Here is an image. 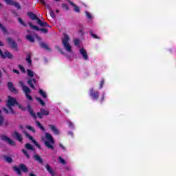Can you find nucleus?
<instances>
[{"instance_id":"4be33fe9","label":"nucleus","mask_w":176,"mask_h":176,"mask_svg":"<svg viewBox=\"0 0 176 176\" xmlns=\"http://www.w3.org/2000/svg\"><path fill=\"white\" fill-rule=\"evenodd\" d=\"M39 46L41 47V49H45V50H47V52H52V50L49 47V45H47V44L45 43H40Z\"/></svg>"},{"instance_id":"dca6fc26","label":"nucleus","mask_w":176,"mask_h":176,"mask_svg":"<svg viewBox=\"0 0 176 176\" xmlns=\"http://www.w3.org/2000/svg\"><path fill=\"white\" fill-rule=\"evenodd\" d=\"M80 53L82 56V58H84L86 61L89 60V56L87 55V52L85 48L80 49Z\"/></svg>"},{"instance_id":"4c0bfd02","label":"nucleus","mask_w":176,"mask_h":176,"mask_svg":"<svg viewBox=\"0 0 176 176\" xmlns=\"http://www.w3.org/2000/svg\"><path fill=\"white\" fill-rule=\"evenodd\" d=\"M1 112L2 111L0 109V126H3V122H5V118H3V116H1Z\"/></svg>"},{"instance_id":"423d86ee","label":"nucleus","mask_w":176,"mask_h":176,"mask_svg":"<svg viewBox=\"0 0 176 176\" xmlns=\"http://www.w3.org/2000/svg\"><path fill=\"white\" fill-rule=\"evenodd\" d=\"M29 26L34 31H41L43 34H47V32H49V30L47 28H39V27L34 25L31 22H29Z\"/></svg>"},{"instance_id":"58836bf2","label":"nucleus","mask_w":176,"mask_h":176,"mask_svg":"<svg viewBox=\"0 0 176 176\" xmlns=\"http://www.w3.org/2000/svg\"><path fill=\"white\" fill-rule=\"evenodd\" d=\"M16 105H17L18 108L19 109H21V111H27V108L23 107V105H21V104H20V103H19V102H18V104H16Z\"/></svg>"},{"instance_id":"e2e57ef3","label":"nucleus","mask_w":176,"mask_h":176,"mask_svg":"<svg viewBox=\"0 0 176 176\" xmlns=\"http://www.w3.org/2000/svg\"><path fill=\"white\" fill-rule=\"evenodd\" d=\"M69 127H71V129H74V123L69 122Z\"/></svg>"},{"instance_id":"bb28decb","label":"nucleus","mask_w":176,"mask_h":176,"mask_svg":"<svg viewBox=\"0 0 176 176\" xmlns=\"http://www.w3.org/2000/svg\"><path fill=\"white\" fill-rule=\"evenodd\" d=\"M38 94H40V96H41V97H43V98H47V94L43 89H39Z\"/></svg>"},{"instance_id":"f257e3e1","label":"nucleus","mask_w":176,"mask_h":176,"mask_svg":"<svg viewBox=\"0 0 176 176\" xmlns=\"http://www.w3.org/2000/svg\"><path fill=\"white\" fill-rule=\"evenodd\" d=\"M45 138L47 140V141L45 142V145L46 148H48V149H52V151L54 150V139H53V136L49 133H45Z\"/></svg>"},{"instance_id":"c9c22d12","label":"nucleus","mask_w":176,"mask_h":176,"mask_svg":"<svg viewBox=\"0 0 176 176\" xmlns=\"http://www.w3.org/2000/svg\"><path fill=\"white\" fill-rule=\"evenodd\" d=\"M21 152H23V153L25 155L27 159H30L31 156H30V154H28V152H27V150L22 149Z\"/></svg>"},{"instance_id":"ddd939ff","label":"nucleus","mask_w":176,"mask_h":176,"mask_svg":"<svg viewBox=\"0 0 176 176\" xmlns=\"http://www.w3.org/2000/svg\"><path fill=\"white\" fill-rule=\"evenodd\" d=\"M34 85H36V80H35V78H30L28 80V85L30 86V87L33 90H35V85H34Z\"/></svg>"},{"instance_id":"0e129e2a","label":"nucleus","mask_w":176,"mask_h":176,"mask_svg":"<svg viewBox=\"0 0 176 176\" xmlns=\"http://www.w3.org/2000/svg\"><path fill=\"white\" fill-rule=\"evenodd\" d=\"M68 135H71L72 137H74V132L73 131H69L67 133Z\"/></svg>"},{"instance_id":"338daca9","label":"nucleus","mask_w":176,"mask_h":176,"mask_svg":"<svg viewBox=\"0 0 176 176\" xmlns=\"http://www.w3.org/2000/svg\"><path fill=\"white\" fill-rule=\"evenodd\" d=\"M3 110L4 111V112H5L6 113H9V110H8V109L3 108Z\"/></svg>"},{"instance_id":"a18cd8bd","label":"nucleus","mask_w":176,"mask_h":176,"mask_svg":"<svg viewBox=\"0 0 176 176\" xmlns=\"http://www.w3.org/2000/svg\"><path fill=\"white\" fill-rule=\"evenodd\" d=\"M26 129H28V130H30V131H32V133H35L36 131L35 129L30 125L26 126Z\"/></svg>"},{"instance_id":"8fccbe9b","label":"nucleus","mask_w":176,"mask_h":176,"mask_svg":"<svg viewBox=\"0 0 176 176\" xmlns=\"http://www.w3.org/2000/svg\"><path fill=\"white\" fill-rule=\"evenodd\" d=\"M85 14H86L87 19H89V20H90L91 19H92V17H93V16H91V14L90 12H85Z\"/></svg>"},{"instance_id":"79ce46f5","label":"nucleus","mask_w":176,"mask_h":176,"mask_svg":"<svg viewBox=\"0 0 176 176\" xmlns=\"http://www.w3.org/2000/svg\"><path fill=\"white\" fill-rule=\"evenodd\" d=\"M18 21L19 23H20L21 24V25H23V27H27V24H25V23H24V21H23V19L21 18H18Z\"/></svg>"},{"instance_id":"4d7b16f0","label":"nucleus","mask_w":176,"mask_h":176,"mask_svg":"<svg viewBox=\"0 0 176 176\" xmlns=\"http://www.w3.org/2000/svg\"><path fill=\"white\" fill-rule=\"evenodd\" d=\"M105 100V94H103L100 100V102L101 104H102V102H104V100Z\"/></svg>"},{"instance_id":"9d476101","label":"nucleus","mask_w":176,"mask_h":176,"mask_svg":"<svg viewBox=\"0 0 176 176\" xmlns=\"http://www.w3.org/2000/svg\"><path fill=\"white\" fill-rule=\"evenodd\" d=\"M1 58L5 60L6 58H8L9 60L13 59V54L10 53L9 51H5L4 52H2V54L1 55Z\"/></svg>"},{"instance_id":"473e14b6","label":"nucleus","mask_w":176,"mask_h":176,"mask_svg":"<svg viewBox=\"0 0 176 176\" xmlns=\"http://www.w3.org/2000/svg\"><path fill=\"white\" fill-rule=\"evenodd\" d=\"M36 126H38V128L41 129V130H42V131H45V130H46L45 129V127L43 126L42 124H41V122L39 121L36 120Z\"/></svg>"},{"instance_id":"b1692460","label":"nucleus","mask_w":176,"mask_h":176,"mask_svg":"<svg viewBox=\"0 0 176 176\" xmlns=\"http://www.w3.org/2000/svg\"><path fill=\"white\" fill-rule=\"evenodd\" d=\"M70 5L73 6L74 10L76 12V13H79L80 12V8L74 3V2H70Z\"/></svg>"},{"instance_id":"393cba45","label":"nucleus","mask_w":176,"mask_h":176,"mask_svg":"<svg viewBox=\"0 0 176 176\" xmlns=\"http://www.w3.org/2000/svg\"><path fill=\"white\" fill-rule=\"evenodd\" d=\"M19 168H21L23 173H28V168H27V166L24 164H21L19 165Z\"/></svg>"},{"instance_id":"f3484780","label":"nucleus","mask_w":176,"mask_h":176,"mask_svg":"<svg viewBox=\"0 0 176 176\" xmlns=\"http://www.w3.org/2000/svg\"><path fill=\"white\" fill-rule=\"evenodd\" d=\"M27 14L30 20H36V23L39 20V18L36 16V14H34L32 12H28Z\"/></svg>"},{"instance_id":"3c124183","label":"nucleus","mask_w":176,"mask_h":176,"mask_svg":"<svg viewBox=\"0 0 176 176\" xmlns=\"http://www.w3.org/2000/svg\"><path fill=\"white\" fill-rule=\"evenodd\" d=\"M59 162L62 164H65V160L64 159H63V157H59Z\"/></svg>"},{"instance_id":"de8ad7c7","label":"nucleus","mask_w":176,"mask_h":176,"mask_svg":"<svg viewBox=\"0 0 176 176\" xmlns=\"http://www.w3.org/2000/svg\"><path fill=\"white\" fill-rule=\"evenodd\" d=\"M105 83V80L102 79L100 82L99 89H102L104 87V84Z\"/></svg>"},{"instance_id":"f704fd0d","label":"nucleus","mask_w":176,"mask_h":176,"mask_svg":"<svg viewBox=\"0 0 176 176\" xmlns=\"http://www.w3.org/2000/svg\"><path fill=\"white\" fill-rule=\"evenodd\" d=\"M36 126H38V128L41 129V130H42V131H45V130H46L45 129V127L43 126L42 124H41V122L39 121L36 120Z\"/></svg>"},{"instance_id":"c756f323","label":"nucleus","mask_w":176,"mask_h":176,"mask_svg":"<svg viewBox=\"0 0 176 176\" xmlns=\"http://www.w3.org/2000/svg\"><path fill=\"white\" fill-rule=\"evenodd\" d=\"M36 100L38 101L39 104H41V105H42L43 107H45V105H46L45 101H43V100H42V98L39 97H36Z\"/></svg>"},{"instance_id":"1a4fd4ad","label":"nucleus","mask_w":176,"mask_h":176,"mask_svg":"<svg viewBox=\"0 0 176 176\" xmlns=\"http://www.w3.org/2000/svg\"><path fill=\"white\" fill-rule=\"evenodd\" d=\"M7 5H10L11 6H15L18 10H20L21 9V6L19 4V2L15 1L14 0H4Z\"/></svg>"},{"instance_id":"13d9d810","label":"nucleus","mask_w":176,"mask_h":176,"mask_svg":"<svg viewBox=\"0 0 176 176\" xmlns=\"http://www.w3.org/2000/svg\"><path fill=\"white\" fill-rule=\"evenodd\" d=\"M12 13L15 16V17H17V16H19V14L17 13V12H16V10H12Z\"/></svg>"},{"instance_id":"680f3d73","label":"nucleus","mask_w":176,"mask_h":176,"mask_svg":"<svg viewBox=\"0 0 176 176\" xmlns=\"http://www.w3.org/2000/svg\"><path fill=\"white\" fill-rule=\"evenodd\" d=\"M20 86L22 87V89L25 87V85H24V82L23 81H19Z\"/></svg>"},{"instance_id":"69168bd1","label":"nucleus","mask_w":176,"mask_h":176,"mask_svg":"<svg viewBox=\"0 0 176 176\" xmlns=\"http://www.w3.org/2000/svg\"><path fill=\"white\" fill-rule=\"evenodd\" d=\"M42 5H46V2H45V0H38Z\"/></svg>"},{"instance_id":"a878e982","label":"nucleus","mask_w":176,"mask_h":176,"mask_svg":"<svg viewBox=\"0 0 176 176\" xmlns=\"http://www.w3.org/2000/svg\"><path fill=\"white\" fill-rule=\"evenodd\" d=\"M26 39L29 41V42H31L32 43H34L35 42V39L34 38V36H32V35L31 34H27Z\"/></svg>"},{"instance_id":"6ab92c4d","label":"nucleus","mask_w":176,"mask_h":176,"mask_svg":"<svg viewBox=\"0 0 176 176\" xmlns=\"http://www.w3.org/2000/svg\"><path fill=\"white\" fill-rule=\"evenodd\" d=\"M49 127L50 130H52V131L54 133V134H55V135H60V130H58V129H57L55 125L50 124Z\"/></svg>"},{"instance_id":"aec40b11","label":"nucleus","mask_w":176,"mask_h":176,"mask_svg":"<svg viewBox=\"0 0 176 176\" xmlns=\"http://www.w3.org/2000/svg\"><path fill=\"white\" fill-rule=\"evenodd\" d=\"M45 168H46L47 171L49 173V174H50V175L56 176V172H54V170H53V168H52V166H50V165H49V164H47L45 165Z\"/></svg>"},{"instance_id":"a19ab883","label":"nucleus","mask_w":176,"mask_h":176,"mask_svg":"<svg viewBox=\"0 0 176 176\" xmlns=\"http://www.w3.org/2000/svg\"><path fill=\"white\" fill-rule=\"evenodd\" d=\"M28 72V75L30 77V78H34V72H32L31 69H28L27 70Z\"/></svg>"},{"instance_id":"49530a36","label":"nucleus","mask_w":176,"mask_h":176,"mask_svg":"<svg viewBox=\"0 0 176 176\" xmlns=\"http://www.w3.org/2000/svg\"><path fill=\"white\" fill-rule=\"evenodd\" d=\"M50 14L51 17H52V19L56 18V14H54V11L53 10H51L50 11Z\"/></svg>"},{"instance_id":"412c9836","label":"nucleus","mask_w":176,"mask_h":176,"mask_svg":"<svg viewBox=\"0 0 176 176\" xmlns=\"http://www.w3.org/2000/svg\"><path fill=\"white\" fill-rule=\"evenodd\" d=\"M36 23L38 25H40V27H50L47 22H43L41 19H38Z\"/></svg>"},{"instance_id":"39448f33","label":"nucleus","mask_w":176,"mask_h":176,"mask_svg":"<svg viewBox=\"0 0 176 176\" xmlns=\"http://www.w3.org/2000/svg\"><path fill=\"white\" fill-rule=\"evenodd\" d=\"M18 104V101L16 98L12 97V96H8V99L7 101V107H13L14 105Z\"/></svg>"},{"instance_id":"e433bc0d","label":"nucleus","mask_w":176,"mask_h":176,"mask_svg":"<svg viewBox=\"0 0 176 176\" xmlns=\"http://www.w3.org/2000/svg\"><path fill=\"white\" fill-rule=\"evenodd\" d=\"M5 160L7 163H13V158L9 156H6Z\"/></svg>"},{"instance_id":"cd10ccee","label":"nucleus","mask_w":176,"mask_h":176,"mask_svg":"<svg viewBox=\"0 0 176 176\" xmlns=\"http://www.w3.org/2000/svg\"><path fill=\"white\" fill-rule=\"evenodd\" d=\"M89 34L91 35V38H94V39H101V37L94 34V32H93V30L89 31Z\"/></svg>"},{"instance_id":"2eb2a0df","label":"nucleus","mask_w":176,"mask_h":176,"mask_svg":"<svg viewBox=\"0 0 176 176\" xmlns=\"http://www.w3.org/2000/svg\"><path fill=\"white\" fill-rule=\"evenodd\" d=\"M12 135L14 138H16V140H17V141H19V142H23V136L21 135V134L19 133V132L14 131Z\"/></svg>"},{"instance_id":"0eeeda50","label":"nucleus","mask_w":176,"mask_h":176,"mask_svg":"<svg viewBox=\"0 0 176 176\" xmlns=\"http://www.w3.org/2000/svg\"><path fill=\"white\" fill-rule=\"evenodd\" d=\"M6 41L8 43H10V45H11L12 49H14L16 52H19V47L17 45V43L13 41V38H12L11 37H8L6 38Z\"/></svg>"},{"instance_id":"052dcab7","label":"nucleus","mask_w":176,"mask_h":176,"mask_svg":"<svg viewBox=\"0 0 176 176\" xmlns=\"http://www.w3.org/2000/svg\"><path fill=\"white\" fill-rule=\"evenodd\" d=\"M12 72L14 73V74H17L18 75H20V72L17 69H13Z\"/></svg>"},{"instance_id":"2f4dec72","label":"nucleus","mask_w":176,"mask_h":176,"mask_svg":"<svg viewBox=\"0 0 176 176\" xmlns=\"http://www.w3.org/2000/svg\"><path fill=\"white\" fill-rule=\"evenodd\" d=\"M26 61L28 63L29 65H31L32 64V60L31 59V54H28L26 56Z\"/></svg>"},{"instance_id":"72a5a7b5","label":"nucleus","mask_w":176,"mask_h":176,"mask_svg":"<svg viewBox=\"0 0 176 176\" xmlns=\"http://www.w3.org/2000/svg\"><path fill=\"white\" fill-rule=\"evenodd\" d=\"M36 126H38V128L41 129V130H42V131H45V130H46L45 129V127L43 126L42 124H41V122L39 121L36 120Z\"/></svg>"},{"instance_id":"09e8293b","label":"nucleus","mask_w":176,"mask_h":176,"mask_svg":"<svg viewBox=\"0 0 176 176\" xmlns=\"http://www.w3.org/2000/svg\"><path fill=\"white\" fill-rule=\"evenodd\" d=\"M55 47L57 49V50H58V52H60L61 54H64V52L58 45H56Z\"/></svg>"},{"instance_id":"7c9ffc66","label":"nucleus","mask_w":176,"mask_h":176,"mask_svg":"<svg viewBox=\"0 0 176 176\" xmlns=\"http://www.w3.org/2000/svg\"><path fill=\"white\" fill-rule=\"evenodd\" d=\"M22 89L25 94H28L29 93H31V89L28 86L25 85Z\"/></svg>"},{"instance_id":"c03bdc74","label":"nucleus","mask_w":176,"mask_h":176,"mask_svg":"<svg viewBox=\"0 0 176 176\" xmlns=\"http://www.w3.org/2000/svg\"><path fill=\"white\" fill-rule=\"evenodd\" d=\"M18 68H19L20 71H21L22 72H23V74L25 73V68H24V67H23V65H18Z\"/></svg>"},{"instance_id":"a211bd4d","label":"nucleus","mask_w":176,"mask_h":176,"mask_svg":"<svg viewBox=\"0 0 176 176\" xmlns=\"http://www.w3.org/2000/svg\"><path fill=\"white\" fill-rule=\"evenodd\" d=\"M8 89L11 93H17V89H16V87H14L13 82H8Z\"/></svg>"},{"instance_id":"c85d7f7f","label":"nucleus","mask_w":176,"mask_h":176,"mask_svg":"<svg viewBox=\"0 0 176 176\" xmlns=\"http://www.w3.org/2000/svg\"><path fill=\"white\" fill-rule=\"evenodd\" d=\"M13 170L18 174V175H21V169L16 166H13Z\"/></svg>"},{"instance_id":"ea45409f","label":"nucleus","mask_w":176,"mask_h":176,"mask_svg":"<svg viewBox=\"0 0 176 176\" xmlns=\"http://www.w3.org/2000/svg\"><path fill=\"white\" fill-rule=\"evenodd\" d=\"M62 8L64 9V10H69V6L67 3H62Z\"/></svg>"},{"instance_id":"864d4df0","label":"nucleus","mask_w":176,"mask_h":176,"mask_svg":"<svg viewBox=\"0 0 176 176\" xmlns=\"http://www.w3.org/2000/svg\"><path fill=\"white\" fill-rule=\"evenodd\" d=\"M8 108L10 111L11 113H12V115H14L16 113V111L13 110V107H8Z\"/></svg>"},{"instance_id":"603ef678","label":"nucleus","mask_w":176,"mask_h":176,"mask_svg":"<svg viewBox=\"0 0 176 176\" xmlns=\"http://www.w3.org/2000/svg\"><path fill=\"white\" fill-rule=\"evenodd\" d=\"M74 42L75 46H79V43H80L79 39H75Z\"/></svg>"},{"instance_id":"5fc2aeb1","label":"nucleus","mask_w":176,"mask_h":176,"mask_svg":"<svg viewBox=\"0 0 176 176\" xmlns=\"http://www.w3.org/2000/svg\"><path fill=\"white\" fill-rule=\"evenodd\" d=\"M28 99H29L30 101H32V96L31 95H29L28 94H25Z\"/></svg>"},{"instance_id":"9b49d317","label":"nucleus","mask_w":176,"mask_h":176,"mask_svg":"<svg viewBox=\"0 0 176 176\" xmlns=\"http://www.w3.org/2000/svg\"><path fill=\"white\" fill-rule=\"evenodd\" d=\"M24 134L25 135L26 137H28V138H29V140H30V141H32V142H33V144L37 146V148H38L39 149H41V144H39V143H38V142H36L35 140H34V137L28 134V131H24Z\"/></svg>"},{"instance_id":"bf43d9fd","label":"nucleus","mask_w":176,"mask_h":176,"mask_svg":"<svg viewBox=\"0 0 176 176\" xmlns=\"http://www.w3.org/2000/svg\"><path fill=\"white\" fill-rule=\"evenodd\" d=\"M45 6L47 8V9H48V10L50 11L52 10V8L50 7V5L45 3Z\"/></svg>"},{"instance_id":"6e6552de","label":"nucleus","mask_w":176,"mask_h":176,"mask_svg":"<svg viewBox=\"0 0 176 176\" xmlns=\"http://www.w3.org/2000/svg\"><path fill=\"white\" fill-rule=\"evenodd\" d=\"M49 113V111L45 109L44 108H41L40 109V112L37 113V117L38 119H43V116H48Z\"/></svg>"},{"instance_id":"6e6d98bb","label":"nucleus","mask_w":176,"mask_h":176,"mask_svg":"<svg viewBox=\"0 0 176 176\" xmlns=\"http://www.w3.org/2000/svg\"><path fill=\"white\" fill-rule=\"evenodd\" d=\"M35 38H36L37 41H38V42H41V41H42V38H41V36H38V34H34Z\"/></svg>"},{"instance_id":"37998d69","label":"nucleus","mask_w":176,"mask_h":176,"mask_svg":"<svg viewBox=\"0 0 176 176\" xmlns=\"http://www.w3.org/2000/svg\"><path fill=\"white\" fill-rule=\"evenodd\" d=\"M0 28L3 31V32H4V34H6L8 32L6 28H5V26H3L1 23H0Z\"/></svg>"},{"instance_id":"7ed1b4c3","label":"nucleus","mask_w":176,"mask_h":176,"mask_svg":"<svg viewBox=\"0 0 176 176\" xmlns=\"http://www.w3.org/2000/svg\"><path fill=\"white\" fill-rule=\"evenodd\" d=\"M0 139L1 141H5L8 144V145H11V146H16V142L13 140L10 139V138L8 137L6 135H1L0 136Z\"/></svg>"},{"instance_id":"5701e85b","label":"nucleus","mask_w":176,"mask_h":176,"mask_svg":"<svg viewBox=\"0 0 176 176\" xmlns=\"http://www.w3.org/2000/svg\"><path fill=\"white\" fill-rule=\"evenodd\" d=\"M25 149H28V151H33V152H35V146L30 143H26L25 144Z\"/></svg>"},{"instance_id":"f03ea898","label":"nucleus","mask_w":176,"mask_h":176,"mask_svg":"<svg viewBox=\"0 0 176 176\" xmlns=\"http://www.w3.org/2000/svg\"><path fill=\"white\" fill-rule=\"evenodd\" d=\"M62 43L66 52L71 53L72 47L69 45V36L67 34H64V38L62 39Z\"/></svg>"},{"instance_id":"f8f14e48","label":"nucleus","mask_w":176,"mask_h":176,"mask_svg":"<svg viewBox=\"0 0 176 176\" xmlns=\"http://www.w3.org/2000/svg\"><path fill=\"white\" fill-rule=\"evenodd\" d=\"M27 109H28V111L29 112L30 115H31V116H32V118H34V119H38V117L36 116V113H35V112H34V110L32 109V107H31V105L28 104L27 106Z\"/></svg>"},{"instance_id":"774afa93","label":"nucleus","mask_w":176,"mask_h":176,"mask_svg":"<svg viewBox=\"0 0 176 176\" xmlns=\"http://www.w3.org/2000/svg\"><path fill=\"white\" fill-rule=\"evenodd\" d=\"M59 146H60V148H62V149H63V151H65V147L64 146H63V144H60Z\"/></svg>"},{"instance_id":"20e7f679","label":"nucleus","mask_w":176,"mask_h":176,"mask_svg":"<svg viewBox=\"0 0 176 176\" xmlns=\"http://www.w3.org/2000/svg\"><path fill=\"white\" fill-rule=\"evenodd\" d=\"M89 96L92 98V100L97 101L100 98V92L94 90V88H91L89 89Z\"/></svg>"},{"instance_id":"4468645a","label":"nucleus","mask_w":176,"mask_h":176,"mask_svg":"<svg viewBox=\"0 0 176 176\" xmlns=\"http://www.w3.org/2000/svg\"><path fill=\"white\" fill-rule=\"evenodd\" d=\"M33 159L34 160L39 163V164H43V159H42V157H41V156L38 155V153H36L33 155Z\"/></svg>"}]
</instances>
